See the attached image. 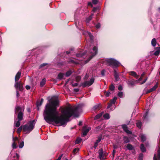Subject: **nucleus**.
<instances>
[{
	"instance_id": "obj_1",
	"label": "nucleus",
	"mask_w": 160,
	"mask_h": 160,
	"mask_svg": "<svg viewBox=\"0 0 160 160\" xmlns=\"http://www.w3.org/2000/svg\"><path fill=\"white\" fill-rule=\"evenodd\" d=\"M58 100L56 97H53L48 103L47 104L43 113L44 118L48 123L53 122L62 125L68 121L69 118L72 116L78 117L79 115L80 106H69L63 108L61 112L62 114L58 116V112L57 111V107L58 106Z\"/></svg>"
},
{
	"instance_id": "obj_2",
	"label": "nucleus",
	"mask_w": 160,
	"mask_h": 160,
	"mask_svg": "<svg viewBox=\"0 0 160 160\" xmlns=\"http://www.w3.org/2000/svg\"><path fill=\"white\" fill-rule=\"evenodd\" d=\"M35 123V120L30 121L22 126V129L26 133H29L33 129Z\"/></svg>"
},
{
	"instance_id": "obj_3",
	"label": "nucleus",
	"mask_w": 160,
	"mask_h": 160,
	"mask_svg": "<svg viewBox=\"0 0 160 160\" xmlns=\"http://www.w3.org/2000/svg\"><path fill=\"white\" fill-rule=\"evenodd\" d=\"M24 109V107H20L18 106H16L15 112L16 113H18V118L19 121H21L22 119Z\"/></svg>"
},
{
	"instance_id": "obj_4",
	"label": "nucleus",
	"mask_w": 160,
	"mask_h": 160,
	"mask_svg": "<svg viewBox=\"0 0 160 160\" xmlns=\"http://www.w3.org/2000/svg\"><path fill=\"white\" fill-rule=\"evenodd\" d=\"M105 61L113 69L118 67L120 65V63L119 62L113 59H107Z\"/></svg>"
},
{
	"instance_id": "obj_5",
	"label": "nucleus",
	"mask_w": 160,
	"mask_h": 160,
	"mask_svg": "<svg viewBox=\"0 0 160 160\" xmlns=\"http://www.w3.org/2000/svg\"><path fill=\"white\" fill-rule=\"evenodd\" d=\"M99 157L100 160H103L106 159V157L107 155V153H103L102 149H100L99 151Z\"/></svg>"
},
{
	"instance_id": "obj_6",
	"label": "nucleus",
	"mask_w": 160,
	"mask_h": 160,
	"mask_svg": "<svg viewBox=\"0 0 160 160\" xmlns=\"http://www.w3.org/2000/svg\"><path fill=\"white\" fill-rule=\"evenodd\" d=\"M94 81V78H92L89 81H86L82 83V85L83 87L90 86L92 84Z\"/></svg>"
},
{
	"instance_id": "obj_7",
	"label": "nucleus",
	"mask_w": 160,
	"mask_h": 160,
	"mask_svg": "<svg viewBox=\"0 0 160 160\" xmlns=\"http://www.w3.org/2000/svg\"><path fill=\"white\" fill-rule=\"evenodd\" d=\"M98 52V48L96 46L94 47L92 50V51L91 52V53H92V54L91 55L90 58L89 59V60L88 62H86L85 63H87V62L90 60L92 58V57L96 54Z\"/></svg>"
},
{
	"instance_id": "obj_8",
	"label": "nucleus",
	"mask_w": 160,
	"mask_h": 160,
	"mask_svg": "<svg viewBox=\"0 0 160 160\" xmlns=\"http://www.w3.org/2000/svg\"><path fill=\"white\" fill-rule=\"evenodd\" d=\"M15 87L17 90L18 89L20 91H22L23 90V86L20 82H15Z\"/></svg>"
},
{
	"instance_id": "obj_9",
	"label": "nucleus",
	"mask_w": 160,
	"mask_h": 160,
	"mask_svg": "<svg viewBox=\"0 0 160 160\" xmlns=\"http://www.w3.org/2000/svg\"><path fill=\"white\" fill-rule=\"evenodd\" d=\"M160 145H158V154L157 155L155 154L153 157V160H160Z\"/></svg>"
},
{
	"instance_id": "obj_10",
	"label": "nucleus",
	"mask_w": 160,
	"mask_h": 160,
	"mask_svg": "<svg viewBox=\"0 0 160 160\" xmlns=\"http://www.w3.org/2000/svg\"><path fill=\"white\" fill-rule=\"evenodd\" d=\"M91 128L90 127H87L86 126H85L83 127V136H86L88 132L91 130Z\"/></svg>"
},
{
	"instance_id": "obj_11",
	"label": "nucleus",
	"mask_w": 160,
	"mask_h": 160,
	"mask_svg": "<svg viewBox=\"0 0 160 160\" xmlns=\"http://www.w3.org/2000/svg\"><path fill=\"white\" fill-rule=\"evenodd\" d=\"M122 128L123 129V130L127 133L128 134H131V132L129 131L128 129V128L127 127V126L125 125H123L122 126Z\"/></svg>"
},
{
	"instance_id": "obj_12",
	"label": "nucleus",
	"mask_w": 160,
	"mask_h": 160,
	"mask_svg": "<svg viewBox=\"0 0 160 160\" xmlns=\"http://www.w3.org/2000/svg\"><path fill=\"white\" fill-rule=\"evenodd\" d=\"M21 74V72L20 71H18L16 74L15 77V82H17L19 79Z\"/></svg>"
},
{
	"instance_id": "obj_13",
	"label": "nucleus",
	"mask_w": 160,
	"mask_h": 160,
	"mask_svg": "<svg viewBox=\"0 0 160 160\" xmlns=\"http://www.w3.org/2000/svg\"><path fill=\"white\" fill-rule=\"evenodd\" d=\"M129 75H132L136 78H138V76L137 75L136 72L134 71L129 72Z\"/></svg>"
},
{
	"instance_id": "obj_14",
	"label": "nucleus",
	"mask_w": 160,
	"mask_h": 160,
	"mask_svg": "<svg viewBox=\"0 0 160 160\" xmlns=\"http://www.w3.org/2000/svg\"><path fill=\"white\" fill-rule=\"evenodd\" d=\"M158 86V83H157L153 87L148 90V92H150L155 90L157 88Z\"/></svg>"
},
{
	"instance_id": "obj_15",
	"label": "nucleus",
	"mask_w": 160,
	"mask_h": 160,
	"mask_svg": "<svg viewBox=\"0 0 160 160\" xmlns=\"http://www.w3.org/2000/svg\"><path fill=\"white\" fill-rule=\"evenodd\" d=\"M158 86V83H157L153 87L148 90V92H150L155 90L157 88Z\"/></svg>"
},
{
	"instance_id": "obj_16",
	"label": "nucleus",
	"mask_w": 160,
	"mask_h": 160,
	"mask_svg": "<svg viewBox=\"0 0 160 160\" xmlns=\"http://www.w3.org/2000/svg\"><path fill=\"white\" fill-rule=\"evenodd\" d=\"M158 86V83H157L153 87L148 90V92H150L155 90L157 88Z\"/></svg>"
},
{
	"instance_id": "obj_17",
	"label": "nucleus",
	"mask_w": 160,
	"mask_h": 160,
	"mask_svg": "<svg viewBox=\"0 0 160 160\" xmlns=\"http://www.w3.org/2000/svg\"><path fill=\"white\" fill-rule=\"evenodd\" d=\"M158 86V83H157L153 87L148 90V92H150L155 90L157 88Z\"/></svg>"
},
{
	"instance_id": "obj_18",
	"label": "nucleus",
	"mask_w": 160,
	"mask_h": 160,
	"mask_svg": "<svg viewBox=\"0 0 160 160\" xmlns=\"http://www.w3.org/2000/svg\"><path fill=\"white\" fill-rule=\"evenodd\" d=\"M156 43H157L156 39L155 38H153L152 40V41H151L152 45L153 47H155L156 45Z\"/></svg>"
},
{
	"instance_id": "obj_19",
	"label": "nucleus",
	"mask_w": 160,
	"mask_h": 160,
	"mask_svg": "<svg viewBox=\"0 0 160 160\" xmlns=\"http://www.w3.org/2000/svg\"><path fill=\"white\" fill-rule=\"evenodd\" d=\"M101 138L100 137H99L98 138V139L96 141V142H95L94 145V148H96L97 147L98 143L101 140Z\"/></svg>"
},
{
	"instance_id": "obj_20",
	"label": "nucleus",
	"mask_w": 160,
	"mask_h": 160,
	"mask_svg": "<svg viewBox=\"0 0 160 160\" xmlns=\"http://www.w3.org/2000/svg\"><path fill=\"white\" fill-rule=\"evenodd\" d=\"M114 77L115 78V80L116 81H118L119 79V77L118 75V73L116 72V71L114 70Z\"/></svg>"
},
{
	"instance_id": "obj_21",
	"label": "nucleus",
	"mask_w": 160,
	"mask_h": 160,
	"mask_svg": "<svg viewBox=\"0 0 160 160\" xmlns=\"http://www.w3.org/2000/svg\"><path fill=\"white\" fill-rule=\"evenodd\" d=\"M140 148L141 150L142 151V152H146V149L145 147H144V145L143 144H141Z\"/></svg>"
},
{
	"instance_id": "obj_22",
	"label": "nucleus",
	"mask_w": 160,
	"mask_h": 160,
	"mask_svg": "<svg viewBox=\"0 0 160 160\" xmlns=\"http://www.w3.org/2000/svg\"><path fill=\"white\" fill-rule=\"evenodd\" d=\"M46 82V80L45 78H43L42 81L40 82V85L41 87H42L43 86L45 85V84Z\"/></svg>"
},
{
	"instance_id": "obj_23",
	"label": "nucleus",
	"mask_w": 160,
	"mask_h": 160,
	"mask_svg": "<svg viewBox=\"0 0 160 160\" xmlns=\"http://www.w3.org/2000/svg\"><path fill=\"white\" fill-rule=\"evenodd\" d=\"M103 114V112H101L97 115H96L94 118V119H97L100 118L102 116Z\"/></svg>"
},
{
	"instance_id": "obj_24",
	"label": "nucleus",
	"mask_w": 160,
	"mask_h": 160,
	"mask_svg": "<svg viewBox=\"0 0 160 160\" xmlns=\"http://www.w3.org/2000/svg\"><path fill=\"white\" fill-rule=\"evenodd\" d=\"M140 138L142 142H143L146 140V136L145 135L143 134H141L140 136Z\"/></svg>"
},
{
	"instance_id": "obj_25",
	"label": "nucleus",
	"mask_w": 160,
	"mask_h": 160,
	"mask_svg": "<svg viewBox=\"0 0 160 160\" xmlns=\"http://www.w3.org/2000/svg\"><path fill=\"white\" fill-rule=\"evenodd\" d=\"M93 15V14H92L88 18L86 19V21L87 23L88 22L92 19Z\"/></svg>"
},
{
	"instance_id": "obj_26",
	"label": "nucleus",
	"mask_w": 160,
	"mask_h": 160,
	"mask_svg": "<svg viewBox=\"0 0 160 160\" xmlns=\"http://www.w3.org/2000/svg\"><path fill=\"white\" fill-rule=\"evenodd\" d=\"M20 121H19V120H18V121H17V122L15 121L14 123V125L15 127H18L20 126Z\"/></svg>"
},
{
	"instance_id": "obj_27",
	"label": "nucleus",
	"mask_w": 160,
	"mask_h": 160,
	"mask_svg": "<svg viewBox=\"0 0 160 160\" xmlns=\"http://www.w3.org/2000/svg\"><path fill=\"white\" fill-rule=\"evenodd\" d=\"M127 148L129 150H132L133 149V147L130 144H128L127 145Z\"/></svg>"
},
{
	"instance_id": "obj_28",
	"label": "nucleus",
	"mask_w": 160,
	"mask_h": 160,
	"mask_svg": "<svg viewBox=\"0 0 160 160\" xmlns=\"http://www.w3.org/2000/svg\"><path fill=\"white\" fill-rule=\"evenodd\" d=\"M103 117L105 119H108L110 118V115L108 113H105L103 115Z\"/></svg>"
},
{
	"instance_id": "obj_29",
	"label": "nucleus",
	"mask_w": 160,
	"mask_h": 160,
	"mask_svg": "<svg viewBox=\"0 0 160 160\" xmlns=\"http://www.w3.org/2000/svg\"><path fill=\"white\" fill-rule=\"evenodd\" d=\"M86 34L87 36H89V37H90V38L91 40L92 39L93 36L91 33H90V32H86Z\"/></svg>"
},
{
	"instance_id": "obj_30",
	"label": "nucleus",
	"mask_w": 160,
	"mask_h": 160,
	"mask_svg": "<svg viewBox=\"0 0 160 160\" xmlns=\"http://www.w3.org/2000/svg\"><path fill=\"white\" fill-rule=\"evenodd\" d=\"M157 50L154 52V55L155 56H158L160 53V49L158 48H156Z\"/></svg>"
},
{
	"instance_id": "obj_31",
	"label": "nucleus",
	"mask_w": 160,
	"mask_h": 160,
	"mask_svg": "<svg viewBox=\"0 0 160 160\" xmlns=\"http://www.w3.org/2000/svg\"><path fill=\"white\" fill-rule=\"evenodd\" d=\"M137 127L139 128H141L142 126V122L140 121H138L136 123Z\"/></svg>"
},
{
	"instance_id": "obj_32",
	"label": "nucleus",
	"mask_w": 160,
	"mask_h": 160,
	"mask_svg": "<svg viewBox=\"0 0 160 160\" xmlns=\"http://www.w3.org/2000/svg\"><path fill=\"white\" fill-rule=\"evenodd\" d=\"M81 139L80 138H77L76 140L75 141V143L76 144H78L81 141Z\"/></svg>"
},
{
	"instance_id": "obj_33",
	"label": "nucleus",
	"mask_w": 160,
	"mask_h": 160,
	"mask_svg": "<svg viewBox=\"0 0 160 160\" xmlns=\"http://www.w3.org/2000/svg\"><path fill=\"white\" fill-rule=\"evenodd\" d=\"M123 140L125 143H127L129 142V139L127 137H123Z\"/></svg>"
},
{
	"instance_id": "obj_34",
	"label": "nucleus",
	"mask_w": 160,
	"mask_h": 160,
	"mask_svg": "<svg viewBox=\"0 0 160 160\" xmlns=\"http://www.w3.org/2000/svg\"><path fill=\"white\" fill-rule=\"evenodd\" d=\"M117 98L116 97H114L111 101L110 102L112 104H114L117 100Z\"/></svg>"
},
{
	"instance_id": "obj_35",
	"label": "nucleus",
	"mask_w": 160,
	"mask_h": 160,
	"mask_svg": "<svg viewBox=\"0 0 160 160\" xmlns=\"http://www.w3.org/2000/svg\"><path fill=\"white\" fill-rule=\"evenodd\" d=\"M123 93L122 92H119L118 94V96L121 98H122L123 97Z\"/></svg>"
},
{
	"instance_id": "obj_36",
	"label": "nucleus",
	"mask_w": 160,
	"mask_h": 160,
	"mask_svg": "<svg viewBox=\"0 0 160 160\" xmlns=\"http://www.w3.org/2000/svg\"><path fill=\"white\" fill-rule=\"evenodd\" d=\"M148 112H146L144 114L143 116V118L144 120H145L147 118L148 115Z\"/></svg>"
},
{
	"instance_id": "obj_37",
	"label": "nucleus",
	"mask_w": 160,
	"mask_h": 160,
	"mask_svg": "<svg viewBox=\"0 0 160 160\" xmlns=\"http://www.w3.org/2000/svg\"><path fill=\"white\" fill-rule=\"evenodd\" d=\"M63 76V73H60L58 74V78L61 79L62 78Z\"/></svg>"
},
{
	"instance_id": "obj_38",
	"label": "nucleus",
	"mask_w": 160,
	"mask_h": 160,
	"mask_svg": "<svg viewBox=\"0 0 160 160\" xmlns=\"http://www.w3.org/2000/svg\"><path fill=\"white\" fill-rule=\"evenodd\" d=\"M12 146L13 149L16 148H17V145L15 143V142H13Z\"/></svg>"
},
{
	"instance_id": "obj_39",
	"label": "nucleus",
	"mask_w": 160,
	"mask_h": 160,
	"mask_svg": "<svg viewBox=\"0 0 160 160\" xmlns=\"http://www.w3.org/2000/svg\"><path fill=\"white\" fill-rule=\"evenodd\" d=\"M79 150V149L78 148H75L73 151V153L75 154L77 153Z\"/></svg>"
},
{
	"instance_id": "obj_40",
	"label": "nucleus",
	"mask_w": 160,
	"mask_h": 160,
	"mask_svg": "<svg viewBox=\"0 0 160 160\" xmlns=\"http://www.w3.org/2000/svg\"><path fill=\"white\" fill-rule=\"evenodd\" d=\"M42 103L40 102V101H38L37 102L36 104L37 107L38 108L39 107H40L42 104Z\"/></svg>"
},
{
	"instance_id": "obj_41",
	"label": "nucleus",
	"mask_w": 160,
	"mask_h": 160,
	"mask_svg": "<svg viewBox=\"0 0 160 160\" xmlns=\"http://www.w3.org/2000/svg\"><path fill=\"white\" fill-rule=\"evenodd\" d=\"M22 127H20L17 130V132L18 133H20V132L22 131Z\"/></svg>"
},
{
	"instance_id": "obj_42",
	"label": "nucleus",
	"mask_w": 160,
	"mask_h": 160,
	"mask_svg": "<svg viewBox=\"0 0 160 160\" xmlns=\"http://www.w3.org/2000/svg\"><path fill=\"white\" fill-rule=\"evenodd\" d=\"M24 146V142L22 141L21 142L19 145V147L20 148H22Z\"/></svg>"
},
{
	"instance_id": "obj_43",
	"label": "nucleus",
	"mask_w": 160,
	"mask_h": 160,
	"mask_svg": "<svg viewBox=\"0 0 160 160\" xmlns=\"http://www.w3.org/2000/svg\"><path fill=\"white\" fill-rule=\"evenodd\" d=\"M143 158V154L142 153H140L139 156V160H142Z\"/></svg>"
},
{
	"instance_id": "obj_44",
	"label": "nucleus",
	"mask_w": 160,
	"mask_h": 160,
	"mask_svg": "<svg viewBox=\"0 0 160 160\" xmlns=\"http://www.w3.org/2000/svg\"><path fill=\"white\" fill-rule=\"evenodd\" d=\"M71 74V71H68L66 72V76L67 77L69 76Z\"/></svg>"
},
{
	"instance_id": "obj_45",
	"label": "nucleus",
	"mask_w": 160,
	"mask_h": 160,
	"mask_svg": "<svg viewBox=\"0 0 160 160\" xmlns=\"http://www.w3.org/2000/svg\"><path fill=\"white\" fill-rule=\"evenodd\" d=\"M115 88V87L114 85H112L110 87V89L111 91H113L114 90Z\"/></svg>"
},
{
	"instance_id": "obj_46",
	"label": "nucleus",
	"mask_w": 160,
	"mask_h": 160,
	"mask_svg": "<svg viewBox=\"0 0 160 160\" xmlns=\"http://www.w3.org/2000/svg\"><path fill=\"white\" fill-rule=\"evenodd\" d=\"M84 54V53H78V54H77L76 56L77 57H82V56H83Z\"/></svg>"
},
{
	"instance_id": "obj_47",
	"label": "nucleus",
	"mask_w": 160,
	"mask_h": 160,
	"mask_svg": "<svg viewBox=\"0 0 160 160\" xmlns=\"http://www.w3.org/2000/svg\"><path fill=\"white\" fill-rule=\"evenodd\" d=\"M110 94V92L109 91L105 92L104 93V94H105V95L107 97H108L109 95Z\"/></svg>"
},
{
	"instance_id": "obj_48",
	"label": "nucleus",
	"mask_w": 160,
	"mask_h": 160,
	"mask_svg": "<svg viewBox=\"0 0 160 160\" xmlns=\"http://www.w3.org/2000/svg\"><path fill=\"white\" fill-rule=\"evenodd\" d=\"M70 63H75V64H78L79 63L78 62H75L74 60H71L70 61Z\"/></svg>"
},
{
	"instance_id": "obj_49",
	"label": "nucleus",
	"mask_w": 160,
	"mask_h": 160,
	"mask_svg": "<svg viewBox=\"0 0 160 160\" xmlns=\"http://www.w3.org/2000/svg\"><path fill=\"white\" fill-rule=\"evenodd\" d=\"M18 140H19L18 139L17 137H15V138H13V142H15L16 141H18Z\"/></svg>"
},
{
	"instance_id": "obj_50",
	"label": "nucleus",
	"mask_w": 160,
	"mask_h": 160,
	"mask_svg": "<svg viewBox=\"0 0 160 160\" xmlns=\"http://www.w3.org/2000/svg\"><path fill=\"white\" fill-rule=\"evenodd\" d=\"M98 2V0H92V3L94 4H97Z\"/></svg>"
},
{
	"instance_id": "obj_51",
	"label": "nucleus",
	"mask_w": 160,
	"mask_h": 160,
	"mask_svg": "<svg viewBox=\"0 0 160 160\" xmlns=\"http://www.w3.org/2000/svg\"><path fill=\"white\" fill-rule=\"evenodd\" d=\"M80 78H81L80 76H78L76 77V80L78 82V81H79L80 80Z\"/></svg>"
},
{
	"instance_id": "obj_52",
	"label": "nucleus",
	"mask_w": 160,
	"mask_h": 160,
	"mask_svg": "<svg viewBox=\"0 0 160 160\" xmlns=\"http://www.w3.org/2000/svg\"><path fill=\"white\" fill-rule=\"evenodd\" d=\"M145 75V73L144 72L141 75V76L140 78H139V79H138L139 81H141L142 80V78L143 76Z\"/></svg>"
},
{
	"instance_id": "obj_53",
	"label": "nucleus",
	"mask_w": 160,
	"mask_h": 160,
	"mask_svg": "<svg viewBox=\"0 0 160 160\" xmlns=\"http://www.w3.org/2000/svg\"><path fill=\"white\" fill-rule=\"evenodd\" d=\"M112 104L111 103H110L108 104V105L107 106V108H109L110 107H111L112 106Z\"/></svg>"
},
{
	"instance_id": "obj_54",
	"label": "nucleus",
	"mask_w": 160,
	"mask_h": 160,
	"mask_svg": "<svg viewBox=\"0 0 160 160\" xmlns=\"http://www.w3.org/2000/svg\"><path fill=\"white\" fill-rule=\"evenodd\" d=\"M118 89L119 90H122V87L121 85H119L118 87Z\"/></svg>"
},
{
	"instance_id": "obj_55",
	"label": "nucleus",
	"mask_w": 160,
	"mask_h": 160,
	"mask_svg": "<svg viewBox=\"0 0 160 160\" xmlns=\"http://www.w3.org/2000/svg\"><path fill=\"white\" fill-rule=\"evenodd\" d=\"M105 71L103 70L101 71V74L102 76H104L105 74Z\"/></svg>"
},
{
	"instance_id": "obj_56",
	"label": "nucleus",
	"mask_w": 160,
	"mask_h": 160,
	"mask_svg": "<svg viewBox=\"0 0 160 160\" xmlns=\"http://www.w3.org/2000/svg\"><path fill=\"white\" fill-rule=\"evenodd\" d=\"M100 27V24L99 23H98V24H97L96 26V27L97 28H99Z\"/></svg>"
},
{
	"instance_id": "obj_57",
	"label": "nucleus",
	"mask_w": 160,
	"mask_h": 160,
	"mask_svg": "<svg viewBox=\"0 0 160 160\" xmlns=\"http://www.w3.org/2000/svg\"><path fill=\"white\" fill-rule=\"evenodd\" d=\"M25 88L27 90H29L30 88V87L29 85H26L25 87Z\"/></svg>"
},
{
	"instance_id": "obj_58",
	"label": "nucleus",
	"mask_w": 160,
	"mask_h": 160,
	"mask_svg": "<svg viewBox=\"0 0 160 160\" xmlns=\"http://www.w3.org/2000/svg\"><path fill=\"white\" fill-rule=\"evenodd\" d=\"M88 6H91V7H92V2H89L88 3Z\"/></svg>"
},
{
	"instance_id": "obj_59",
	"label": "nucleus",
	"mask_w": 160,
	"mask_h": 160,
	"mask_svg": "<svg viewBox=\"0 0 160 160\" xmlns=\"http://www.w3.org/2000/svg\"><path fill=\"white\" fill-rule=\"evenodd\" d=\"M47 65V63H43L42 64H41L40 66V68H42L46 65Z\"/></svg>"
},
{
	"instance_id": "obj_60",
	"label": "nucleus",
	"mask_w": 160,
	"mask_h": 160,
	"mask_svg": "<svg viewBox=\"0 0 160 160\" xmlns=\"http://www.w3.org/2000/svg\"><path fill=\"white\" fill-rule=\"evenodd\" d=\"M62 155H61L58 158L57 160H60L62 157Z\"/></svg>"
},
{
	"instance_id": "obj_61",
	"label": "nucleus",
	"mask_w": 160,
	"mask_h": 160,
	"mask_svg": "<svg viewBox=\"0 0 160 160\" xmlns=\"http://www.w3.org/2000/svg\"><path fill=\"white\" fill-rule=\"evenodd\" d=\"M17 97H18L19 96V94L18 91H17Z\"/></svg>"
},
{
	"instance_id": "obj_62",
	"label": "nucleus",
	"mask_w": 160,
	"mask_h": 160,
	"mask_svg": "<svg viewBox=\"0 0 160 160\" xmlns=\"http://www.w3.org/2000/svg\"><path fill=\"white\" fill-rule=\"evenodd\" d=\"M147 78H146L145 79V80L143 82H142V83H141V84H143L144 83H145V82L146 81V80H147Z\"/></svg>"
},
{
	"instance_id": "obj_63",
	"label": "nucleus",
	"mask_w": 160,
	"mask_h": 160,
	"mask_svg": "<svg viewBox=\"0 0 160 160\" xmlns=\"http://www.w3.org/2000/svg\"><path fill=\"white\" fill-rule=\"evenodd\" d=\"M115 151L114 150H113V156H114V154H115Z\"/></svg>"
},
{
	"instance_id": "obj_64",
	"label": "nucleus",
	"mask_w": 160,
	"mask_h": 160,
	"mask_svg": "<svg viewBox=\"0 0 160 160\" xmlns=\"http://www.w3.org/2000/svg\"><path fill=\"white\" fill-rule=\"evenodd\" d=\"M16 155L17 156V158L18 159H19V156L18 155L17 153H16Z\"/></svg>"
}]
</instances>
